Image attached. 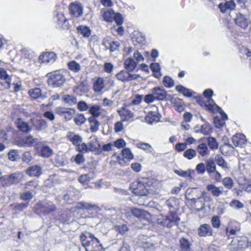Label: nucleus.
I'll use <instances>...</instances> for the list:
<instances>
[{
  "label": "nucleus",
  "mask_w": 251,
  "mask_h": 251,
  "mask_svg": "<svg viewBox=\"0 0 251 251\" xmlns=\"http://www.w3.org/2000/svg\"><path fill=\"white\" fill-rule=\"evenodd\" d=\"M48 84L49 86L53 87L62 86L66 81V78L63 74V72L57 70L48 74Z\"/></svg>",
  "instance_id": "obj_1"
},
{
  "label": "nucleus",
  "mask_w": 251,
  "mask_h": 251,
  "mask_svg": "<svg viewBox=\"0 0 251 251\" xmlns=\"http://www.w3.org/2000/svg\"><path fill=\"white\" fill-rule=\"evenodd\" d=\"M90 141L87 144H83L80 146V150L82 152L85 153L89 151L95 152L97 153L101 152V145L96 136H93L90 138Z\"/></svg>",
  "instance_id": "obj_2"
},
{
  "label": "nucleus",
  "mask_w": 251,
  "mask_h": 251,
  "mask_svg": "<svg viewBox=\"0 0 251 251\" xmlns=\"http://www.w3.org/2000/svg\"><path fill=\"white\" fill-rule=\"evenodd\" d=\"M180 221V218L177 214L173 212H170L169 214L158 219V223L163 226L171 227L175 225L177 226Z\"/></svg>",
  "instance_id": "obj_3"
},
{
  "label": "nucleus",
  "mask_w": 251,
  "mask_h": 251,
  "mask_svg": "<svg viewBox=\"0 0 251 251\" xmlns=\"http://www.w3.org/2000/svg\"><path fill=\"white\" fill-rule=\"evenodd\" d=\"M54 112L66 121H70L75 114V110L73 108L58 107L55 108Z\"/></svg>",
  "instance_id": "obj_4"
},
{
  "label": "nucleus",
  "mask_w": 251,
  "mask_h": 251,
  "mask_svg": "<svg viewBox=\"0 0 251 251\" xmlns=\"http://www.w3.org/2000/svg\"><path fill=\"white\" fill-rule=\"evenodd\" d=\"M117 111L120 116L122 121L131 122L134 120V113L127 108V106H123Z\"/></svg>",
  "instance_id": "obj_5"
},
{
  "label": "nucleus",
  "mask_w": 251,
  "mask_h": 251,
  "mask_svg": "<svg viewBox=\"0 0 251 251\" xmlns=\"http://www.w3.org/2000/svg\"><path fill=\"white\" fill-rule=\"evenodd\" d=\"M205 193L197 188H189L185 192L186 198L192 202L201 196H204Z\"/></svg>",
  "instance_id": "obj_6"
},
{
  "label": "nucleus",
  "mask_w": 251,
  "mask_h": 251,
  "mask_svg": "<svg viewBox=\"0 0 251 251\" xmlns=\"http://www.w3.org/2000/svg\"><path fill=\"white\" fill-rule=\"evenodd\" d=\"M57 58V55L54 52H45L42 53L39 57V62L42 63H53Z\"/></svg>",
  "instance_id": "obj_7"
},
{
  "label": "nucleus",
  "mask_w": 251,
  "mask_h": 251,
  "mask_svg": "<svg viewBox=\"0 0 251 251\" xmlns=\"http://www.w3.org/2000/svg\"><path fill=\"white\" fill-rule=\"evenodd\" d=\"M38 207L44 214H49L56 209V207L52 202L47 201L38 203Z\"/></svg>",
  "instance_id": "obj_8"
},
{
  "label": "nucleus",
  "mask_w": 251,
  "mask_h": 251,
  "mask_svg": "<svg viewBox=\"0 0 251 251\" xmlns=\"http://www.w3.org/2000/svg\"><path fill=\"white\" fill-rule=\"evenodd\" d=\"M23 177V174L21 172H17L9 175L2 176L1 180H4L10 184L19 182Z\"/></svg>",
  "instance_id": "obj_9"
},
{
  "label": "nucleus",
  "mask_w": 251,
  "mask_h": 251,
  "mask_svg": "<svg viewBox=\"0 0 251 251\" xmlns=\"http://www.w3.org/2000/svg\"><path fill=\"white\" fill-rule=\"evenodd\" d=\"M28 93L30 98L33 100L44 99L47 98V93H42L41 89L39 88L30 89L28 90Z\"/></svg>",
  "instance_id": "obj_10"
},
{
  "label": "nucleus",
  "mask_w": 251,
  "mask_h": 251,
  "mask_svg": "<svg viewBox=\"0 0 251 251\" xmlns=\"http://www.w3.org/2000/svg\"><path fill=\"white\" fill-rule=\"evenodd\" d=\"M151 92L156 100H162L167 97V92L160 87H155L151 90Z\"/></svg>",
  "instance_id": "obj_11"
},
{
  "label": "nucleus",
  "mask_w": 251,
  "mask_h": 251,
  "mask_svg": "<svg viewBox=\"0 0 251 251\" xmlns=\"http://www.w3.org/2000/svg\"><path fill=\"white\" fill-rule=\"evenodd\" d=\"M70 10L75 17H78L83 13V6L80 3H72L70 6Z\"/></svg>",
  "instance_id": "obj_12"
},
{
  "label": "nucleus",
  "mask_w": 251,
  "mask_h": 251,
  "mask_svg": "<svg viewBox=\"0 0 251 251\" xmlns=\"http://www.w3.org/2000/svg\"><path fill=\"white\" fill-rule=\"evenodd\" d=\"M212 233V229L208 224L201 225L198 228V234L201 237L211 236Z\"/></svg>",
  "instance_id": "obj_13"
},
{
  "label": "nucleus",
  "mask_w": 251,
  "mask_h": 251,
  "mask_svg": "<svg viewBox=\"0 0 251 251\" xmlns=\"http://www.w3.org/2000/svg\"><path fill=\"white\" fill-rule=\"evenodd\" d=\"M235 24L239 27L246 29L249 24L248 20L244 15L239 13L234 19Z\"/></svg>",
  "instance_id": "obj_14"
},
{
  "label": "nucleus",
  "mask_w": 251,
  "mask_h": 251,
  "mask_svg": "<svg viewBox=\"0 0 251 251\" xmlns=\"http://www.w3.org/2000/svg\"><path fill=\"white\" fill-rule=\"evenodd\" d=\"M133 188V192L137 195L144 196L147 194L144 184L142 182H136L131 186Z\"/></svg>",
  "instance_id": "obj_15"
},
{
  "label": "nucleus",
  "mask_w": 251,
  "mask_h": 251,
  "mask_svg": "<svg viewBox=\"0 0 251 251\" xmlns=\"http://www.w3.org/2000/svg\"><path fill=\"white\" fill-rule=\"evenodd\" d=\"M204 196H201L197 199L194 200L191 203L192 206L196 209V212H199L204 209L205 207V203Z\"/></svg>",
  "instance_id": "obj_16"
},
{
  "label": "nucleus",
  "mask_w": 251,
  "mask_h": 251,
  "mask_svg": "<svg viewBox=\"0 0 251 251\" xmlns=\"http://www.w3.org/2000/svg\"><path fill=\"white\" fill-rule=\"evenodd\" d=\"M166 204L170 209V212L179 208V201L175 197H171L165 201Z\"/></svg>",
  "instance_id": "obj_17"
},
{
  "label": "nucleus",
  "mask_w": 251,
  "mask_h": 251,
  "mask_svg": "<svg viewBox=\"0 0 251 251\" xmlns=\"http://www.w3.org/2000/svg\"><path fill=\"white\" fill-rule=\"evenodd\" d=\"M232 142L235 146L242 147L247 142L246 136L241 133H237L234 135L232 138Z\"/></svg>",
  "instance_id": "obj_18"
},
{
  "label": "nucleus",
  "mask_w": 251,
  "mask_h": 251,
  "mask_svg": "<svg viewBox=\"0 0 251 251\" xmlns=\"http://www.w3.org/2000/svg\"><path fill=\"white\" fill-rule=\"evenodd\" d=\"M42 173V168L40 166L34 165L28 168L26 174L30 176H39Z\"/></svg>",
  "instance_id": "obj_19"
},
{
  "label": "nucleus",
  "mask_w": 251,
  "mask_h": 251,
  "mask_svg": "<svg viewBox=\"0 0 251 251\" xmlns=\"http://www.w3.org/2000/svg\"><path fill=\"white\" fill-rule=\"evenodd\" d=\"M70 140L74 145L76 146L77 151L82 152V151L80 150L79 148H80V146L83 144H85V143L82 142V138L78 135L72 134L70 136Z\"/></svg>",
  "instance_id": "obj_20"
},
{
  "label": "nucleus",
  "mask_w": 251,
  "mask_h": 251,
  "mask_svg": "<svg viewBox=\"0 0 251 251\" xmlns=\"http://www.w3.org/2000/svg\"><path fill=\"white\" fill-rule=\"evenodd\" d=\"M15 123L19 130L22 132H25L30 130V128L27 123L21 118L16 119Z\"/></svg>",
  "instance_id": "obj_21"
},
{
  "label": "nucleus",
  "mask_w": 251,
  "mask_h": 251,
  "mask_svg": "<svg viewBox=\"0 0 251 251\" xmlns=\"http://www.w3.org/2000/svg\"><path fill=\"white\" fill-rule=\"evenodd\" d=\"M235 6V2L233 0L227 1L224 3H220L219 5V8L223 13H226L227 10H232L234 9Z\"/></svg>",
  "instance_id": "obj_22"
},
{
  "label": "nucleus",
  "mask_w": 251,
  "mask_h": 251,
  "mask_svg": "<svg viewBox=\"0 0 251 251\" xmlns=\"http://www.w3.org/2000/svg\"><path fill=\"white\" fill-rule=\"evenodd\" d=\"M180 247L182 251L192 250V243L186 238L182 237L179 240Z\"/></svg>",
  "instance_id": "obj_23"
},
{
  "label": "nucleus",
  "mask_w": 251,
  "mask_h": 251,
  "mask_svg": "<svg viewBox=\"0 0 251 251\" xmlns=\"http://www.w3.org/2000/svg\"><path fill=\"white\" fill-rule=\"evenodd\" d=\"M126 69L128 71H132L136 67L137 63L131 57H127L124 62Z\"/></svg>",
  "instance_id": "obj_24"
},
{
  "label": "nucleus",
  "mask_w": 251,
  "mask_h": 251,
  "mask_svg": "<svg viewBox=\"0 0 251 251\" xmlns=\"http://www.w3.org/2000/svg\"><path fill=\"white\" fill-rule=\"evenodd\" d=\"M197 151L202 157H204L209 154L210 151L205 143L199 144L197 147Z\"/></svg>",
  "instance_id": "obj_25"
},
{
  "label": "nucleus",
  "mask_w": 251,
  "mask_h": 251,
  "mask_svg": "<svg viewBox=\"0 0 251 251\" xmlns=\"http://www.w3.org/2000/svg\"><path fill=\"white\" fill-rule=\"evenodd\" d=\"M175 173L181 177L191 179L193 178V175L194 174L195 172L191 169H188L187 171L176 170Z\"/></svg>",
  "instance_id": "obj_26"
},
{
  "label": "nucleus",
  "mask_w": 251,
  "mask_h": 251,
  "mask_svg": "<svg viewBox=\"0 0 251 251\" xmlns=\"http://www.w3.org/2000/svg\"><path fill=\"white\" fill-rule=\"evenodd\" d=\"M88 121L90 124V130L92 132H95L99 130L100 123L96 118L90 117Z\"/></svg>",
  "instance_id": "obj_27"
},
{
  "label": "nucleus",
  "mask_w": 251,
  "mask_h": 251,
  "mask_svg": "<svg viewBox=\"0 0 251 251\" xmlns=\"http://www.w3.org/2000/svg\"><path fill=\"white\" fill-rule=\"evenodd\" d=\"M35 128L39 131L46 129L48 127V123L46 121L43 119L36 120L33 124Z\"/></svg>",
  "instance_id": "obj_28"
},
{
  "label": "nucleus",
  "mask_w": 251,
  "mask_h": 251,
  "mask_svg": "<svg viewBox=\"0 0 251 251\" xmlns=\"http://www.w3.org/2000/svg\"><path fill=\"white\" fill-rule=\"evenodd\" d=\"M156 243L151 239H149L144 242L142 247L144 249V251H154Z\"/></svg>",
  "instance_id": "obj_29"
},
{
  "label": "nucleus",
  "mask_w": 251,
  "mask_h": 251,
  "mask_svg": "<svg viewBox=\"0 0 251 251\" xmlns=\"http://www.w3.org/2000/svg\"><path fill=\"white\" fill-rule=\"evenodd\" d=\"M101 107L97 104L91 105L89 108V113L92 115L91 117L97 118L101 114Z\"/></svg>",
  "instance_id": "obj_30"
},
{
  "label": "nucleus",
  "mask_w": 251,
  "mask_h": 251,
  "mask_svg": "<svg viewBox=\"0 0 251 251\" xmlns=\"http://www.w3.org/2000/svg\"><path fill=\"white\" fill-rule=\"evenodd\" d=\"M159 120L160 115L156 112H151L149 113L146 117V120L150 124H152L153 122H157Z\"/></svg>",
  "instance_id": "obj_31"
},
{
  "label": "nucleus",
  "mask_w": 251,
  "mask_h": 251,
  "mask_svg": "<svg viewBox=\"0 0 251 251\" xmlns=\"http://www.w3.org/2000/svg\"><path fill=\"white\" fill-rule=\"evenodd\" d=\"M207 190L210 191L215 197H219L222 194V191L220 187H217L213 184H209L207 186Z\"/></svg>",
  "instance_id": "obj_32"
},
{
  "label": "nucleus",
  "mask_w": 251,
  "mask_h": 251,
  "mask_svg": "<svg viewBox=\"0 0 251 251\" xmlns=\"http://www.w3.org/2000/svg\"><path fill=\"white\" fill-rule=\"evenodd\" d=\"M136 146L138 149L144 150L148 153L153 154L154 150L151 145L147 143L139 142L136 144Z\"/></svg>",
  "instance_id": "obj_33"
},
{
  "label": "nucleus",
  "mask_w": 251,
  "mask_h": 251,
  "mask_svg": "<svg viewBox=\"0 0 251 251\" xmlns=\"http://www.w3.org/2000/svg\"><path fill=\"white\" fill-rule=\"evenodd\" d=\"M206 171L209 174H211L215 172L216 169L215 165V161L213 158H209L206 160Z\"/></svg>",
  "instance_id": "obj_34"
},
{
  "label": "nucleus",
  "mask_w": 251,
  "mask_h": 251,
  "mask_svg": "<svg viewBox=\"0 0 251 251\" xmlns=\"http://www.w3.org/2000/svg\"><path fill=\"white\" fill-rule=\"evenodd\" d=\"M77 207L78 208L83 209H87V210H98L99 209V207L95 204H92L91 203L86 202H80L77 203Z\"/></svg>",
  "instance_id": "obj_35"
},
{
  "label": "nucleus",
  "mask_w": 251,
  "mask_h": 251,
  "mask_svg": "<svg viewBox=\"0 0 251 251\" xmlns=\"http://www.w3.org/2000/svg\"><path fill=\"white\" fill-rule=\"evenodd\" d=\"M104 87V80L103 78L99 77L94 82L93 89L95 92H100Z\"/></svg>",
  "instance_id": "obj_36"
},
{
  "label": "nucleus",
  "mask_w": 251,
  "mask_h": 251,
  "mask_svg": "<svg viewBox=\"0 0 251 251\" xmlns=\"http://www.w3.org/2000/svg\"><path fill=\"white\" fill-rule=\"evenodd\" d=\"M0 78L5 80L4 82L7 87H9L10 84V78L7 74L6 70L2 68H0Z\"/></svg>",
  "instance_id": "obj_37"
},
{
  "label": "nucleus",
  "mask_w": 251,
  "mask_h": 251,
  "mask_svg": "<svg viewBox=\"0 0 251 251\" xmlns=\"http://www.w3.org/2000/svg\"><path fill=\"white\" fill-rule=\"evenodd\" d=\"M40 153L41 156L47 158L52 154L53 151L49 146H44L41 148Z\"/></svg>",
  "instance_id": "obj_38"
},
{
  "label": "nucleus",
  "mask_w": 251,
  "mask_h": 251,
  "mask_svg": "<svg viewBox=\"0 0 251 251\" xmlns=\"http://www.w3.org/2000/svg\"><path fill=\"white\" fill-rule=\"evenodd\" d=\"M8 159L11 161H16L20 159V155L17 150L11 149L8 153Z\"/></svg>",
  "instance_id": "obj_39"
},
{
  "label": "nucleus",
  "mask_w": 251,
  "mask_h": 251,
  "mask_svg": "<svg viewBox=\"0 0 251 251\" xmlns=\"http://www.w3.org/2000/svg\"><path fill=\"white\" fill-rule=\"evenodd\" d=\"M151 69L156 78H159L161 76L160 66L158 63H152L151 65Z\"/></svg>",
  "instance_id": "obj_40"
},
{
  "label": "nucleus",
  "mask_w": 251,
  "mask_h": 251,
  "mask_svg": "<svg viewBox=\"0 0 251 251\" xmlns=\"http://www.w3.org/2000/svg\"><path fill=\"white\" fill-rule=\"evenodd\" d=\"M115 12L112 9L107 10L103 13V18L107 22H112L114 20Z\"/></svg>",
  "instance_id": "obj_41"
},
{
  "label": "nucleus",
  "mask_w": 251,
  "mask_h": 251,
  "mask_svg": "<svg viewBox=\"0 0 251 251\" xmlns=\"http://www.w3.org/2000/svg\"><path fill=\"white\" fill-rule=\"evenodd\" d=\"M197 155L196 151L193 149H189L186 150L184 152L183 156L188 159L191 160Z\"/></svg>",
  "instance_id": "obj_42"
},
{
  "label": "nucleus",
  "mask_w": 251,
  "mask_h": 251,
  "mask_svg": "<svg viewBox=\"0 0 251 251\" xmlns=\"http://www.w3.org/2000/svg\"><path fill=\"white\" fill-rule=\"evenodd\" d=\"M117 79L121 81H128V77L129 76V72L126 71H121L116 75Z\"/></svg>",
  "instance_id": "obj_43"
},
{
  "label": "nucleus",
  "mask_w": 251,
  "mask_h": 251,
  "mask_svg": "<svg viewBox=\"0 0 251 251\" xmlns=\"http://www.w3.org/2000/svg\"><path fill=\"white\" fill-rule=\"evenodd\" d=\"M215 159L218 165L221 167L223 169H228L227 163L225 161L223 157L220 155H217L215 157Z\"/></svg>",
  "instance_id": "obj_44"
},
{
  "label": "nucleus",
  "mask_w": 251,
  "mask_h": 251,
  "mask_svg": "<svg viewBox=\"0 0 251 251\" xmlns=\"http://www.w3.org/2000/svg\"><path fill=\"white\" fill-rule=\"evenodd\" d=\"M35 139L31 136H28L26 139L23 140L20 144V146L30 147L33 145Z\"/></svg>",
  "instance_id": "obj_45"
},
{
  "label": "nucleus",
  "mask_w": 251,
  "mask_h": 251,
  "mask_svg": "<svg viewBox=\"0 0 251 251\" xmlns=\"http://www.w3.org/2000/svg\"><path fill=\"white\" fill-rule=\"evenodd\" d=\"M68 66L70 70L75 73L78 72L81 69L80 65L74 60L69 62Z\"/></svg>",
  "instance_id": "obj_46"
},
{
  "label": "nucleus",
  "mask_w": 251,
  "mask_h": 251,
  "mask_svg": "<svg viewBox=\"0 0 251 251\" xmlns=\"http://www.w3.org/2000/svg\"><path fill=\"white\" fill-rule=\"evenodd\" d=\"M207 141L210 149L214 150L218 149L219 145L215 138L213 137H209L207 138Z\"/></svg>",
  "instance_id": "obj_47"
},
{
  "label": "nucleus",
  "mask_w": 251,
  "mask_h": 251,
  "mask_svg": "<svg viewBox=\"0 0 251 251\" xmlns=\"http://www.w3.org/2000/svg\"><path fill=\"white\" fill-rule=\"evenodd\" d=\"M77 30L85 37H88L91 34V30L87 26H79Z\"/></svg>",
  "instance_id": "obj_48"
},
{
  "label": "nucleus",
  "mask_w": 251,
  "mask_h": 251,
  "mask_svg": "<svg viewBox=\"0 0 251 251\" xmlns=\"http://www.w3.org/2000/svg\"><path fill=\"white\" fill-rule=\"evenodd\" d=\"M222 183L224 186L228 189H231L234 184L233 180L230 177H226L223 178L222 180Z\"/></svg>",
  "instance_id": "obj_49"
},
{
  "label": "nucleus",
  "mask_w": 251,
  "mask_h": 251,
  "mask_svg": "<svg viewBox=\"0 0 251 251\" xmlns=\"http://www.w3.org/2000/svg\"><path fill=\"white\" fill-rule=\"evenodd\" d=\"M123 158L131 160L133 158V155L129 148H125L122 151Z\"/></svg>",
  "instance_id": "obj_50"
},
{
  "label": "nucleus",
  "mask_w": 251,
  "mask_h": 251,
  "mask_svg": "<svg viewBox=\"0 0 251 251\" xmlns=\"http://www.w3.org/2000/svg\"><path fill=\"white\" fill-rule=\"evenodd\" d=\"M86 121V118L82 114H78L74 119V121L76 125L80 126L84 124Z\"/></svg>",
  "instance_id": "obj_51"
},
{
  "label": "nucleus",
  "mask_w": 251,
  "mask_h": 251,
  "mask_svg": "<svg viewBox=\"0 0 251 251\" xmlns=\"http://www.w3.org/2000/svg\"><path fill=\"white\" fill-rule=\"evenodd\" d=\"M163 83L164 85L168 88L174 86L175 83L173 79L169 76H165L163 78Z\"/></svg>",
  "instance_id": "obj_52"
},
{
  "label": "nucleus",
  "mask_w": 251,
  "mask_h": 251,
  "mask_svg": "<svg viewBox=\"0 0 251 251\" xmlns=\"http://www.w3.org/2000/svg\"><path fill=\"white\" fill-rule=\"evenodd\" d=\"M64 101L70 105L75 104L77 102L76 99L75 97L71 95H65L63 98Z\"/></svg>",
  "instance_id": "obj_53"
},
{
  "label": "nucleus",
  "mask_w": 251,
  "mask_h": 251,
  "mask_svg": "<svg viewBox=\"0 0 251 251\" xmlns=\"http://www.w3.org/2000/svg\"><path fill=\"white\" fill-rule=\"evenodd\" d=\"M211 131L212 130L210 125L205 124L201 126L200 132L203 135H208Z\"/></svg>",
  "instance_id": "obj_54"
},
{
  "label": "nucleus",
  "mask_w": 251,
  "mask_h": 251,
  "mask_svg": "<svg viewBox=\"0 0 251 251\" xmlns=\"http://www.w3.org/2000/svg\"><path fill=\"white\" fill-rule=\"evenodd\" d=\"M229 205L235 209H240L243 208L244 205L243 203L238 200H233L229 203Z\"/></svg>",
  "instance_id": "obj_55"
},
{
  "label": "nucleus",
  "mask_w": 251,
  "mask_h": 251,
  "mask_svg": "<svg viewBox=\"0 0 251 251\" xmlns=\"http://www.w3.org/2000/svg\"><path fill=\"white\" fill-rule=\"evenodd\" d=\"M111 158L112 161L117 162L121 165L124 166L126 164L124 158H122L119 155L116 153H114Z\"/></svg>",
  "instance_id": "obj_56"
},
{
  "label": "nucleus",
  "mask_w": 251,
  "mask_h": 251,
  "mask_svg": "<svg viewBox=\"0 0 251 251\" xmlns=\"http://www.w3.org/2000/svg\"><path fill=\"white\" fill-rule=\"evenodd\" d=\"M130 212L131 213L132 215H134L135 217L140 218L145 215V211L141 210L140 209L138 208H134L131 209Z\"/></svg>",
  "instance_id": "obj_57"
},
{
  "label": "nucleus",
  "mask_w": 251,
  "mask_h": 251,
  "mask_svg": "<svg viewBox=\"0 0 251 251\" xmlns=\"http://www.w3.org/2000/svg\"><path fill=\"white\" fill-rule=\"evenodd\" d=\"M211 224L213 227L218 228L221 225L220 218L218 216H214L212 218Z\"/></svg>",
  "instance_id": "obj_58"
},
{
  "label": "nucleus",
  "mask_w": 251,
  "mask_h": 251,
  "mask_svg": "<svg viewBox=\"0 0 251 251\" xmlns=\"http://www.w3.org/2000/svg\"><path fill=\"white\" fill-rule=\"evenodd\" d=\"M196 170L199 174H204L206 170L205 165L203 163L198 164L196 166Z\"/></svg>",
  "instance_id": "obj_59"
},
{
  "label": "nucleus",
  "mask_w": 251,
  "mask_h": 251,
  "mask_svg": "<svg viewBox=\"0 0 251 251\" xmlns=\"http://www.w3.org/2000/svg\"><path fill=\"white\" fill-rule=\"evenodd\" d=\"M133 55L137 63L143 61L144 60V58L142 54L137 50L134 51Z\"/></svg>",
  "instance_id": "obj_60"
},
{
  "label": "nucleus",
  "mask_w": 251,
  "mask_h": 251,
  "mask_svg": "<svg viewBox=\"0 0 251 251\" xmlns=\"http://www.w3.org/2000/svg\"><path fill=\"white\" fill-rule=\"evenodd\" d=\"M32 159V156L30 152L26 151L23 153L22 155V160L26 163H29Z\"/></svg>",
  "instance_id": "obj_61"
},
{
  "label": "nucleus",
  "mask_w": 251,
  "mask_h": 251,
  "mask_svg": "<svg viewBox=\"0 0 251 251\" xmlns=\"http://www.w3.org/2000/svg\"><path fill=\"white\" fill-rule=\"evenodd\" d=\"M155 100H156L155 98V97L153 96L152 92L151 94L145 95L144 98V101L147 103H152Z\"/></svg>",
  "instance_id": "obj_62"
},
{
  "label": "nucleus",
  "mask_w": 251,
  "mask_h": 251,
  "mask_svg": "<svg viewBox=\"0 0 251 251\" xmlns=\"http://www.w3.org/2000/svg\"><path fill=\"white\" fill-rule=\"evenodd\" d=\"M214 123L216 127L221 128L225 125V121L218 117L214 119Z\"/></svg>",
  "instance_id": "obj_63"
},
{
  "label": "nucleus",
  "mask_w": 251,
  "mask_h": 251,
  "mask_svg": "<svg viewBox=\"0 0 251 251\" xmlns=\"http://www.w3.org/2000/svg\"><path fill=\"white\" fill-rule=\"evenodd\" d=\"M88 108V104L84 101H80L77 103V108L81 111H86Z\"/></svg>",
  "instance_id": "obj_64"
}]
</instances>
